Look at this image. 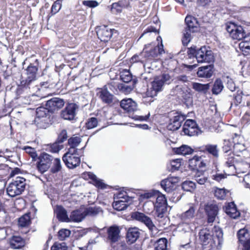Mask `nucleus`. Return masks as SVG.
I'll return each mask as SVG.
<instances>
[{"instance_id": "obj_38", "label": "nucleus", "mask_w": 250, "mask_h": 250, "mask_svg": "<svg viewBox=\"0 0 250 250\" xmlns=\"http://www.w3.org/2000/svg\"><path fill=\"white\" fill-rule=\"evenodd\" d=\"M170 79V77L168 74H163L157 77V93L162 90L164 84L167 83Z\"/></svg>"}, {"instance_id": "obj_39", "label": "nucleus", "mask_w": 250, "mask_h": 250, "mask_svg": "<svg viewBox=\"0 0 250 250\" xmlns=\"http://www.w3.org/2000/svg\"><path fill=\"white\" fill-rule=\"evenodd\" d=\"M228 192L229 191L224 188H220L217 187L214 188V195L218 200H224Z\"/></svg>"}, {"instance_id": "obj_64", "label": "nucleus", "mask_w": 250, "mask_h": 250, "mask_svg": "<svg viewBox=\"0 0 250 250\" xmlns=\"http://www.w3.org/2000/svg\"><path fill=\"white\" fill-rule=\"evenodd\" d=\"M118 88L120 90V91L125 94L128 93L132 89V88L131 87V86H129L125 84H119Z\"/></svg>"}, {"instance_id": "obj_11", "label": "nucleus", "mask_w": 250, "mask_h": 250, "mask_svg": "<svg viewBox=\"0 0 250 250\" xmlns=\"http://www.w3.org/2000/svg\"><path fill=\"white\" fill-rule=\"evenodd\" d=\"M149 80L150 82L147 84L146 96L143 99V102L146 104H150L154 101V97L156 96V76L150 78Z\"/></svg>"}, {"instance_id": "obj_23", "label": "nucleus", "mask_w": 250, "mask_h": 250, "mask_svg": "<svg viewBox=\"0 0 250 250\" xmlns=\"http://www.w3.org/2000/svg\"><path fill=\"white\" fill-rule=\"evenodd\" d=\"M107 238L111 243L117 242L120 237V230L118 226H112L107 229Z\"/></svg>"}, {"instance_id": "obj_35", "label": "nucleus", "mask_w": 250, "mask_h": 250, "mask_svg": "<svg viewBox=\"0 0 250 250\" xmlns=\"http://www.w3.org/2000/svg\"><path fill=\"white\" fill-rule=\"evenodd\" d=\"M129 5L127 0H121L117 2H114L111 5V9L113 12L121 13L123 8H126Z\"/></svg>"}, {"instance_id": "obj_31", "label": "nucleus", "mask_w": 250, "mask_h": 250, "mask_svg": "<svg viewBox=\"0 0 250 250\" xmlns=\"http://www.w3.org/2000/svg\"><path fill=\"white\" fill-rule=\"evenodd\" d=\"M139 230L137 228H129L126 233V240L130 243L135 242L140 236Z\"/></svg>"}, {"instance_id": "obj_10", "label": "nucleus", "mask_w": 250, "mask_h": 250, "mask_svg": "<svg viewBox=\"0 0 250 250\" xmlns=\"http://www.w3.org/2000/svg\"><path fill=\"white\" fill-rule=\"evenodd\" d=\"M186 118V115L181 112H173L172 116L169 119V123L167 125V129L171 131L178 130L181 126Z\"/></svg>"}, {"instance_id": "obj_41", "label": "nucleus", "mask_w": 250, "mask_h": 250, "mask_svg": "<svg viewBox=\"0 0 250 250\" xmlns=\"http://www.w3.org/2000/svg\"><path fill=\"white\" fill-rule=\"evenodd\" d=\"M195 209L193 207H190L186 211L182 213L180 218L183 221L190 220L194 217Z\"/></svg>"}, {"instance_id": "obj_14", "label": "nucleus", "mask_w": 250, "mask_h": 250, "mask_svg": "<svg viewBox=\"0 0 250 250\" xmlns=\"http://www.w3.org/2000/svg\"><path fill=\"white\" fill-rule=\"evenodd\" d=\"M21 86L26 90L27 92H29L32 96L42 97L39 93V88L36 79L32 80L30 82L28 80H23L21 82Z\"/></svg>"}, {"instance_id": "obj_29", "label": "nucleus", "mask_w": 250, "mask_h": 250, "mask_svg": "<svg viewBox=\"0 0 250 250\" xmlns=\"http://www.w3.org/2000/svg\"><path fill=\"white\" fill-rule=\"evenodd\" d=\"M146 58H152L156 56V45L155 42L146 44L142 52Z\"/></svg>"}, {"instance_id": "obj_18", "label": "nucleus", "mask_w": 250, "mask_h": 250, "mask_svg": "<svg viewBox=\"0 0 250 250\" xmlns=\"http://www.w3.org/2000/svg\"><path fill=\"white\" fill-rule=\"evenodd\" d=\"M179 180L178 177H168L163 180L160 183V185L167 192H170L176 188Z\"/></svg>"}, {"instance_id": "obj_42", "label": "nucleus", "mask_w": 250, "mask_h": 250, "mask_svg": "<svg viewBox=\"0 0 250 250\" xmlns=\"http://www.w3.org/2000/svg\"><path fill=\"white\" fill-rule=\"evenodd\" d=\"M224 85L222 80L218 78L214 83L211 90L212 93L213 94L218 95L222 91Z\"/></svg>"}, {"instance_id": "obj_52", "label": "nucleus", "mask_w": 250, "mask_h": 250, "mask_svg": "<svg viewBox=\"0 0 250 250\" xmlns=\"http://www.w3.org/2000/svg\"><path fill=\"white\" fill-rule=\"evenodd\" d=\"M156 194V190L152 189L149 191L141 194L139 196V200L140 201H143L145 199H147L153 197Z\"/></svg>"}, {"instance_id": "obj_54", "label": "nucleus", "mask_w": 250, "mask_h": 250, "mask_svg": "<svg viewBox=\"0 0 250 250\" xmlns=\"http://www.w3.org/2000/svg\"><path fill=\"white\" fill-rule=\"evenodd\" d=\"M62 168L61 161L59 158H55L53 162V165L51 171L53 173H55L61 170Z\"/></svg>"}, {"instance_id": "obj_44", "label": "nucleus", "mask_w": 250, "mask_h": 250, "mask_svg": "<svg viewBox=\"0 0 250 250\" xmlns=\"http://www.w3.org/2000/svg\"><path fill=\"white\" fill-rule=\"evenodd\" d=\"M181 187L184 191L192 192L196 188V184L191 181H185L182 183Z\"/></svg>"}, {"instance_id": "obj_56", "label": "nucleus", "mask_w": 250, "mask_h": 250, "mask_svg": "<svg viewBox=\"0 0 250 250\" xmlns=\"http://www.w3.org/2000/svg\"><path fill=\"white\" fill-rule=\"evenodd\" d=\"M56 85V84L51 83L49 81L40 83H38L39 88V93L40 94L41 91H43L46 88H52Z\"/></svg>"}, {"instance_id": "obj_59", "label": "nucleus", "mask_w": 250, "mask_h": 250, "mask_svg": "<svg viewBox=\"0 0 250 250\" xmlns=\"http://www.w3.org/2000/svg\"><path fill=\"white\" fill-rule=\"evenodd\" d=\"M81 142V139L78 137H74L69 138L68 140V143L70 146L76 147Z\"/></svg>"}, {"instance_id": "obj_34", "label": "nucleus", "mask_w": 250, "mask_h": 250, "mask_svg": "<svg viewBox=\"0 0 250 250\" xmlns=\"http://www.w3.org/2000/svg\"><path fill=\"white\" fill-rule=\"evenodd\" d=\"M11 247L14 249H19L25 245L24 240L20 236H13L10 241Z\"/></svg>"}, {"instance_id": "obj_32", "label": "nucleus", "mask_w": 250, "mask_h": 250, "mask_svg": "<svg viewBox=\"0 0 250 250\" xmlns=\"http://www.w3.org/2000/svg\"><path fill=\"white\" fill-rule=\"evenodd\" d=\"M55 212L59 221L65 222H69V218L68 217L67 212L62 206H57Z\"/></svg>"}, {"instance_id": "obj_9", "label": "nucleus", "mask_w": 250, "mask_h": 250, "mask_svg": "<svg viewBox=\"0 0 250 250\" xmlns=\"http://www.w3.org/2000/svg\"><path fill=\"white\" fill-rule=\"evenodd\" d=\"M131 217L133 219L140 221L145 224L149 229L151 236L153 237L155 236L156 233L154 231L156 230V227L149 217L146 216L143 213L136 211L132 213Z\"/></svg>"}, {"instance_id": "obj_3", "label": "nucleus", "mask_w": 250, "mask_h": 250, "mask_svg": "<svg viewBox=\"0 0 250 250\" xmlns=\"http://www.w3.org/2000/svg\"><path fill=\"white\" fill-rule=\"evenodd\" d=\"M185 22L186 27L182 41L183 45L187 46L191 39V34L199 32L200 26L197 19L191 15L186 16Z\"/></svg>"}, {"instance_id": "obj_27", "label": "nucleus", "mask_w": 250, "mask_h": 250, "mask_svg": "<svg viewBox=\"0 0 250 250\" xmlns=\"http://www.w3.org/2000/svg\"><path fill=\"white\" fill-rule=\"evenodd\" d=\"M225 212L230 217L236 219L240 215V212L237 210L236 205L234 202L228 203L225 207Z\"/></svg>"}, {"instance_id": "obj_57", "label": "nucleus", "mask_w": 250, "mask_h": 250, "mask_svg": "<svg viewBox=\"0 0 250 250\" xmlns=\"http://www.w3.org/2000/svg\"><path fill=\"white\" fill-rule=\"evenodd\" d=\"M98 125V120L95 117H91L88 119L86 123V127L87 129H90L96 127Z\"/></svg>"}, {"instance_id": "obj_19", "label": "nucleus", "mask_w": 250, "mask_h": 250, "mask_svg": "<svg viewBox=\"0 0 250 250\" xmlns=\"http://www.w3.org/2000/svg\"><path fill=\"white\" fill-rule=\"evenodd\" d=\"M203 155L200 156L195 155L188 160V167L192 171H197L199 172V169L206 167V164L202 159Z\"/></svg>"}, {"instance_id": "obj_30", "label": "nucleus", "mask_w": 250, "mask_h": 250, "mask_svg": "<svg viewBox=\"0 0 250 250\" xmlns=\"http://www.w3.org/2000/svg\"><path fill=\"white\" fill-rule=\"evenodd\" d=\"M85 217L84 210L82 209H76L71 212L69 217V222H80Z\"/></svg>"}, {"instance_id": "obj_50", "label": "nucleus", "mask_w": 250, "mask_h": 250, "mask_svg": "<svg viewBox=\"0 0 250 250\" xmlns=\"http://www.w3.org/2000/svg\"><path fill=\"white\" fill-rule=\"evenodd\" d=\"M182 101L187 105L192 103V95L189 92H183L182 95Z\"/></svg>"}, {"instance_id": "obj_2", "label": "nucleus", "mask_w": 250, "mask_h": 250, "mask_svg": "<svg viewBox=\"0 0 250 250\" xmlns=\"http://www.w3.org/2000/svg\"><path fill=\"white\" fill-rule=\"evenodd\" d=\"M187 54L189 58L195 57L199 63L210 62L214 60V56L211 50L206 46L196 49V47H190L188 49Z\"/></svg>"}, {"instance_id": "obj_22", "label": "nucleus", "mask_w": 250, "mask_h": 250, "mask_svg": "<svg viewBox=\"0 0 250 250\" xmlns=\"http://www.w3.org/2000/svg\"><path fill=\"white\" fill-rule=\"evenodd\" d=\"M196 147L193 148L186 145H182L179 147H172V152L177 155L186 156L191 154L194 152H195Z\"/></svg>"}, {"instance_id": "obj_15", "label": "nucleus", "mask_w": 250, "mask_h": 250, "mask_svg": "<svg viewBox=\"0 0 250 250\" xmlns=\"http://www.w3.org/2000/svg\"><path fill=\"white\" fill-rule=\"evenodd\" d=\"M79 106L75 103H69L61 112V117L66 120H73L76 115V110Z\"/></svg>"}, {"instance_id": "obj_17", "label": "nucleus", "mask_w": 250, "mask_h": 250, "mask_svg": "<svg viewBox=\"0 0 250 250\" xmlns=\"http://www.w3.org/2000/svg\"><path fill=\"white\" fill-rule=\"evenodd\" d=\"M205 212L207 216L208 223H212L218 214L219 208L216 204H207L205 205Z\"/></svg>"}, {"instance_id": "obj_21", "label": "nucleus", "mask_w": 250, "mask_h": 250, "mask_svg": "<svg viewBox=\"0 0 250 250\" xmlns=\"http://www.w3.org/2000/svg\"><path fill=\"white\" fill-rule=\"evenodd\" d=\"M64 104V102L62 99L54 97L47 101L45 105L50 110V112H54L63 107Z\"/></svg>"}, {"instance_id": "obj_4", "label": "nucleus", "mask_w": 250, "mask_h": 250, "mask_svg": "<svg viewBox=\"0 0 250 250\" xmlns=\"http://www.w3.org/2000/svg\"><path fill=\"white\" fill-rule=\"evenodd\" d=\"M26 184L24 178L20 176L15 177L6 188L7 194L11 197L21 194L25 190Z\"/></svg>"}, {"instance_id": "obj_33", "label": "nucleus", "mask_w": 250, "mask_h": 250, "mask_svg": "<svg viewBox=\"0 0 250 250\" xmlns=\"http://www.w3.org/2000/svg\"><path fill=\"white\" fill-rule=\"evenodd\" d=\"M98 95L102 101L106 104H110L112 102L113 95L107 90L106 88L101 89Z\"/></svg>"}, {"instance_id": "obj_51", "label": "nucleus", "mask_w": 250, "mask_h": 250, "mask_svg": "<svg viewBox=\"0 0 250 250\" xmlns=\"http://www.w3.org/2000/svg\"><path fill=\"white\" fill-rule=\"evenodd\" d=\"M71 234V231L67 229H62L58 232V239L61 241L65 240Z\"/></svg>"}, {"instance_id": "obj_46", "label": "nucleus", "mask_w": 250, "mask_h": 250, "mask_svg": "<svg viewBox=\"0 0 250 250\" xmlns=\"http://www.w3.org/2000/svg\"><path fill=\"white\" fill-rule=\"evenodd\" d=\"M243 92L241 90H238L233 95V103L235 106H237L242 102V96Z\"/></svg>"}, {"instance_id": "obj_60", "label": "nucleus", "mask_w": 250, "mask_h": 250, "mask_svg": "<svg viewBox=\"0 0 250 250\" xmlns=\"http://www.w3.org/2000/svg\"><path fill=\"white\" fill-rule=\"evenodd\" d=\"M157 55H161L163 54H165V51L164 49V45L162 42V39L160 36H157Z\"/></svg>"}, {"instance_id": "obj_36", "label": "nucleus", "mask_w": 250, "mask_h": 250, "mask_svg": "<svg viewBox=\"0 0 250 250\" xmlns=\"http://www.w3.org/2000/svg\"><path fill=\"white\" fill-rule=\"evenodd\" d=\"M88 178L92 180V184L98 188L104 189L107 185L103 182L102 180L98 179L97 176L92 172L87 173Z\"/></svg>"}, {"instance_id": "obj_25", "label": "nucleus", "mask_w": 250, "mask_h": 250, "mask_svg": "<svg viewBox=\"0 0 250 250\" xmlns=\"http://www.w3.org/2000/svg\"><path fill=\"white\" fill-rule=\"evenodd\" d=\"M120 106L125 111L128 113L134 112L137 109V104L131 99L122 100L120 103Z\"/></svg>"}, {"instance_id": "obj_12", "label": "nucleus", "mask_w": 250, "mask_h": 250, "mask_svg": "<svg viewBox=\"0 0 250 250\" xmlns=\"http://www.w3.org/2000/svg\"><path fill=\"white\" fill-rule=\"evenodd\" d=\"M183 131L185 135L193 136L198 134L200 128L195 120L188 119L183 125Z\"/></svg>"}, {"instance_id": "obj_24", "label": "nucleus", "mask_w": 250, "mask_h": 250, "mask_svg": "<svg viewBox=\"0 0 250 250\" xmlns=\"http://www.w3.org/2000/svg\"><path fill=\"white\" fill-rule=\"evenodd\" d=\"M213 72V65H208L199 67L197 75L200 78H210Z\"/></svg>"}, {"instance_id": "obj_13", "label": "nucleus", "mask_w": 250, "mask_h": 250, "mask_svg": "<svg viewBox=\"0 0 250 250\" xmlns=\"http://www.w3.org/2000/svg\"><path fill=\"white\" fill-rule=\"evenodd\" d=\"M37 162V168L42 173L46 171L49 168L53 157L46 153H43L39 157Z\"/></svg>"}, {"instance_id": "obj_58", "label": "nucleus", "mask_w": 250, "mask_h": 250, "mask_svg": "<svg viewBox=\"0 0 250 250\" xmlns=\"http://www.w3.org/2000/svg\"><path fill=\"white\" fill-rule=\"evenodd\" d=\"M67 247L66 244L62 243H55L51 247V250H67Z\"/></svg>"}, {"instance_id": "obj_40", "label": "nucleus", "mask_w": 250, "mask_h": 250, "mask_svg": "<svg viewBox=\"0 0 250 250\" xmlns=\"http://www.w3.org/2000/svg\"><path fill=\"white\" fill-rule=\"evenodd\" d=\"M209 83L202 84L198 83H192V88L195 91L198 92L206 93L209 89Z\"/></svg>"}, {"instance_id": "obj_1", "label": "nucleus", "mask_w": 250, "mask_h": 250, "mask_svg": "<svg viewBox=\"0 0 250 250\" xmlns=\"http://www.w3.org/2000/svg\"><path fill=\"white\" fill-rule=\"evenodd\" d=\"M222 230L216 227L211 231L205 228L198 233L199 241L203 249L206 250H219L221 248L223 239Z\"/></svg>"}, {"instance_id": "obj_28", "label": "nucleus", "mask_w": 250, "mask_h": 250, "mask_svg": "<svg viewBox=\"0 0 250 250\" xmlns=\"http://www.w3.org/2000/svg\"><path fill=\"white\" fill-rule=\"evenodd\" d=\"M62 160L69 168L73 169L79 166L81 159L78 156L62 157Z\"/></svg>"}, {"instance_id": "obj_5", "label": "nucleus", "mask_w": 250, "mask_h": 250, "mask_svg": "<svg viewBox=\"0 0 250 250\" xmlns=\"http://www.w3.org/2000/svg\"><path fill=\"white\" fill-rule=\"evenodd\" d=\"M134 198L133 196H129L126 191H120L114 195L113 207L118 211L125 210L132 203Z\"/></svg>"}, {"instance_id": "obj_49", "label": "nucleus", "mask_w": 250, "mask_h": 250, "mask_svg": "<svg viewBox=\"0 0 250 250\" xmlns=\"http://www.w3.org/2000/svg\"><path fill=\"white\" fill-rule=\"evenodd\" d=\"M30 222V217L28 214H25L19 219V224L22 227L28 226Z\"/></svg>"}, {"instance_id": "obj_63", "label": "nucleus", "mask_w": 250, "mask_h": 250, "mask_svg": "<svg viewBox=\"0 0 250 250\" xmlns=\"http://www.w3.org/2000/svg\"><path fill=\"white\" fill-rule=\"evenodd\" d=\"M67 138V133L66 130H62L58 136L57 142L60 144L63 143Z\"/></svg>"}, {"instance_id": "obj_20", "label": "nucleus", "mask_w": 250, "mask_h": 250, "mask_svg": "<svg viewBox=\"0 0 250 250\" xmlns=\"http://www.w3.org/2000/svg\"><path fill=\"white\" fill-rule=\"evenodd\" d=\"M112 29L107 26H102L97 28V35L102 42H107L112 36Z\"/></svg>"}, {"instance_id": "obj_55", "label": "nucleus", "mask_w": 250, "mask_h": 250, "mask_svg": "<svg viewBox=\"0 0 250 250\" xmlns=\"http://www.w3.org/2000/svg\"><path fill=\"white\" fill-rule=\"evenodd\" d=\"M61 3V0H57L53 3L51 8L52 15L56 14L60 11L62 6Z\"/></svg>"}, {"instance_id": "obj_43", "label": "nucleus", "mask_w": 250, "mask_h": 250, "mask_svg": "<svg viewBox=\"0 0 250 250\" xmlns=\"http://www.w3.org/2000/svg\"><path fill=\"white\" fill-rule=\"evenodd\" d=\"M121 81L125 83H128L132 80V75L128 70L124 69L120 73Z\"/></svg>"}, {"instance_id": "obj_16", "label": "nucleus", "mask_w": 250, "mask_h": 250, "mask_svg": "<svg viewBox=\"0 0 250 250\" xmlns=\"http://www.w3.org/2000/svg\"><path fill=\"white\" fill-rule=\"evenodd\" d=\"M198 152L208 154L214 158L219 157V149L217 145L207 144L196 147L195 152Z\"/></svg>"}, {"instance_id": "obj_26", "label": "nucleus", "mask_w": 250, "mask_h": 250, "mask_svg": "<svg viewBox=\"0 0 250 250\" xmlns=\"http://www.w3.org/2000/svg\"><path fill=\"white\" fill-rule=\"evenodd\" d=\"M34 64L30 63L26 69V77L24 80H28L30 82L33 79H37V72L38 71V60L36 59Z\"/></svg>"}, {"instance_id": "obj_45", "label": "nucleus", "mask_w": 250, "mask_h": 250, "mask_svg": "<svg viewBox=\"0 0 250 250\" xmlns=\"http://www.w3.org/2000/svg\"><path fill=\"white\" fill-rule=\"evenodd\" d=\"M85 216H95L98 214L101 211V208L100 207H89L84 209Z\"/></svg>"}, {"instance_id": "obj_7", "label": "nucleus", "mask_w": 250, "mask_h": 250, "mask_svg": "<svg viewBox=\"0 0 250 250\" xmlns=\"http://www.w3.org/2000/svg\"><path fill=\"white\" fill-rule=\"evenodd\" d=\"M47 107L40 106L36 109V116L34 124L39 128H45L49 120V112Z\"/></svg>"}, {"instance_id": "obj_47", "label": "nucleus", "mask_w": 250, "mask_h": 250, "mask_svg": "<svg viewBox=\"0 0 250 250\" xmlns=\"http://www.w3.org/2000/svg\"><path fill=\"white\" fill-rule=\"evenodd\" d=\"M248 230L245 228L239 229L237 233V236L239 241L241 243H245L247 241V235H248Z\"/></svg>"}, {"instance_id": "obj_61", "label": "nucleus", "mask_w": 250, "mask_h": 250, "mask_svg": "<svg viewBox=\"0 0 250 250\" xmlns=\"http://www.w3.org/2000/svg\"><path fill=\"white\" fill-rule=\"evenodd\" d=\"M234 153L232 152H229L226 156L227 157L226 159L227 161L226 162V165L228 167H230L234 165Z\"/></svg>"}, {"instance_id": "obj_62", "label": "nucleus", "mask_w": 250, "mask_h": 250, "mask_svg": "<svg viewBox=\"0 0 250 250\" xmlns=\"http://www.w3.org/2000/svg\"><path fill=\"white\" fill-rule=\"evenodd\" d=\"M78 149L75 147L70 146L68 151L64 154L63 157H68L72 156H78Z\"/></svg>"}, {"instance_id": "obj_37", "label": "nucleus", "mask_w": 250, "mask_h": 250, "mask_svg": "<svg viewBox=\"0 0 250 250\" xmlns=\"http://www.w3.org/2000/svg\"><path fill=\"white\" fill-rule=\"evenodd\" d=\"M182 159H175L169 161L167 164V168L169 171L174 172L178 170L181 166Z\"/></svg>"}, {"instance_id": "obj_8", "label": "nucleus", "mask_w": 250, "mask_h": 250, "mask_svg": "<svg viewBox=\"0 0 250 250\" xmlns=\"http://www.w3.org/2000/svg\"><path fill=\"white\" fill-rule=\"evenodd\" d=\"M226 29L230 37L233 40H243L246 32L242 26L233 22H228L226 24Z\"/></svg>"}, {"instance_id": "obj_53", "label": "nucleus", "mask_w": 250, "mask_h": 250, "mask_svg": "<svg viewBox=\"0 0 250 250\" xmlns=\"http://www.w3.org/2000/svg\"><path fill=\"white\" fill-rule=\"evenodd\" d=\"M167 240L165 238L157 240V250H167Z\"/></svg>"}, {"instance_id": "obj_6", "label": "nucleus", "mask_w": 250, "mask_h": 250, "mask_svg": "<svg viewBox=\"0 0 250 250\" xmlns=\"http://www.w3.org/2000/svg\"><path fill=\"white\" fill-rule=\"evenodd\" d=\"M167 200L165 195L157 190V217L161 219L157 220L159 227L165 226L167 221V217H164L167 210Z\"/></svg>"}, {"instance_id": "obj_48", "label": "nucleus", "mask_w": 250, "mask_h": 250, "mask_svg": "<svg viewBox=\"0 0 250 250\" xmlns=\"http://www.w3.org/2000/svg\"><path fill=\"white\" fill-rule=\"evenodd\" d=\"M239 47L244 56L250 54V45L242 41L239 44Z\"/></svg>"}]
</instances>
